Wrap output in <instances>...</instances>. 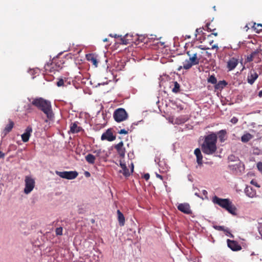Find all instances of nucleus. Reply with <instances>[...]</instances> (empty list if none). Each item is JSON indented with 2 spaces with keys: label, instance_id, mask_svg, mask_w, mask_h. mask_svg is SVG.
I'll list each match as a JSON object with an SVG mask.
<instances>
[{
  "label": "nucleus",
  "instance_id": "obj_40",
  "mask_svg": "<svg viewBox=\"0 0 262 262\" xmlns=\"http://www.w3.org/2000/svg\"><path fill=\"white\" fill-rule=\"evenodd\" d=\"M257 167L261 173H262V162H258L257 164Z\"/></svg>",
  "mask_w": 262,
  "mask_h": 262
},
{
  "label": "nucleus",
  "instance_id": "obj_1",
  "mask_svg": "<svg viewBox=\"0 0 262 262\" xmlns=\"http://www.w3.org/2000/svg\"><path fill=\"white\" fill-rule=\"evenodd\" d=\"M217 137L215 133H211L205 136L204 140L201 145V149L206 155H211L215 154L217 150Z\"/></svg>",
  "mask_w": 262,
  "mask_h": 262
},
{
  "label": "nucleus",
  "instance_id": "obj_47",
  "mask_svg": "<svg viewBox=\"0 0 262 262\" xmlns=\"http://www.w3.org/2000/svg\"><path fill=\"white\" fill-rule=\"evenodd\" d=\"M199 30H200V29H196L195 30V37H196V36H197V34L199 33Z\"/></svg>",
  "mask_w": 262,
  "mask_h": 262
},
{
  "label": "nucleus",
  "instance_id": "obj_19",
  "mask_svg": "<svg viewBox=\"0 0 262 262\" xmlns=\"http://www.w3.org/2000/svg\"><path fill=\"white\" fill-rule=\"evenodd\" d=\"M78 123L77 122H75L71 124L70 132L71 133H78L82 129L81 127L78 126Z\"/></svg>",
  "mask_w": 262,
  "mask_h": 262
},
{
  "label": "nucleus",
  "instance_id": "obj_46",
  "mask_svg": "<svg viewBox=\"0 0 262 262\" xmlns=\"http://www.w3.org/2000/svg\"><path fill=\"white\" fill-rule=\"evenodd\" d=\"M157 177L160 179L161 180H163V177L161 175L157 174Z\"/></svg>",
  "mask_w": 262,
  "mask_h": 262
},
{
  "label": "nucleus",
  "instance_id": "obj_11",
  "mask_svg": "<svg viewBox=\"0 0 262 262\" xmlns=\"http://www.w3.org/2000/svg\"><path fill=\"white\" fill-rule=\"evenodd\" d=\"M238 62L239 59L238 57H230L227 62V68L229 71H232L236 68L238 64Z\"/></svg>",
  "mask_w": 262,
  "mask_h": 262
},
{
  "label": "nucleus",
  "instance_id": "obj_7",
  "mask_svg": "<svg viewBox=\"0 0 262 262\" xmlns=\"http://www.w3.org/2000/svg\"><path fill=\"white\" fill-rule=\"evenodd\" d=\"M55 173L61 178L68 180H73L75 179L78 175V173L76 171H55Z\"/></svg>",
  "mask_w": 262,
  "mask_h": 262
},
{
  "label": "nucleus",
  "instance_id": "obj_20",
  "mask_svg": "<svg viewBox=\"0 0 262 262\" xmlns=\"http://www.w3.org/2000/svg\"><path fill=\"white\" fill-rule=\"evenodd\" d=\"M194 155L196 157V162L199 165H202L203 156L200 148H197L194 150Z\"/></svg>",
  "mask_w": 262,
  "mask_h": 262
},
{
  "label": "nucleus",
  "instance_id": "obj_55",
  "mask_svg": "<svg viewBox=\"0 0 262 262\" xmlns=\"http://www.w3.org/2000/svg\"><path fill=\"white\" fill-rule=\"evenodd\" d=\"M260 235H261V239H262V233H260Z\"/></svg>",
  "mask_w": 262,
  "mask_h": 262
},
{
  "label": "nucleus",
  "instance_id": "obj_2",
  "mask_svg": "<svg viewBox=\"0 0 262 262\" xmlns=\"http://www.w3.org/2000/svg\"><path fill=\"white\" fill-rule=\"evenodd\" d=\"M31 103L42 111L49 120H53L54 114L52 110L51 102L49 101L42 98H38L34 99Z\"/></svg>",
  "mask_w": 262,
  "mask_h": 262
},
{
  "label": "nucleus",
  "instance_id": "obj_24",
  "mask_svg": "<svg viewBox=\"0 0 262 262\" xmlns=\"http://www.w3.org/2000/svg\"><path fill=\"white\" fill-rule=\"evenodd\" d=\"M131 35L127 34L121 38V43L123 45L129 44L132 42Z\"/></svg>",
  "mask_w": 262,
  "mask_h": 262
},
{
  "label": "nucleus",
  "instance_id": "obj_48",
  "mask_svg": "<svg viewBox=\"0 0 262 262\" xmlns=\"http://www.w3.org/2000/svg\"><path fill=\"white\" fill-rule=\"evenodd\" d=\"M203 193L204 195L206 196L207 195V191L205 190H203Z\"/></svg>",
  "mask_w": 262,
  "mask_h": 262
},
{
  "label": "nucleus",
  "instance_id": "obj_21",
  "mask_svg": "<svg viewBox=\"0 0 262 262\" xmlns=\"http://www.w3.org/2000/svg\"><path fill=\"white\" fill-rule=\"evenodd\" d=\"M217 135V138H219V140L221 142H224L226 139V130L225 129H222L218 132L216 133Z\"/></svg>",
  "mask_w": 262,
  "mask_h": 262
},
{
  "label": "nucleus",
  "instance_id": "obj_25",
  "mask_svg": "<svg viewBox=\"0 0 262 262\" xmlns=\"http://www.w3.org/2000/svg\"><path fill=\"white\" fill-rule=\"evenodd\" d=\"M87 59L89 61H91L93 64L97 67L98 66V61L96 58L94 56V55L90 54L86 55Z\"/></svg>",
  "mask_w": 262,
  "mask_h": 262
},
{
  "label": "nucleus",
  "instance_id": "obj_27",
  "mask_svg": "<svg viewBox=\"0 0 262 262\" xmlns=\"http://www.w3.org/2000/svg\"><path fill=\"white\" fill-rule=\"evenodd\" d=\"M252 135H251L250 134L247 133L242 136L241 141L244 143H246L250 141L252 138Z\"/></svg>",
  "mask_w": 262,
  "mask_h": 262
},
{
  "label": "nucleus",
  "instance_id": "obj_52",
  "mask_svg": "<svg viewBox=\"0 0 262 262\" xmlns=\"http://www.w3.org/2000/svg\"><path fill=\"white\" fill-rule=\"evenodd\" d=\"M258 96L260 97H262V90L260 91L259 93H258Z\"/></svg>",
  "mask_w": 262,
  "mask_h": 262
},
{
  "label": "nucleus",
  "instance_id": "obj_33",
  "mask_svg": "<svg viewBox=\"0 0 262 262\" xmlns=\"http://www.w3.org/2000/svg\"><path fill=\"white\" fill-rule=\"evenodd\" d=\"M256 25L257 27L260 26L262 27V24H256L255 23H254L253 26H252V28L255 30V32L257 33H259L261 31H262V30H258V29H257L255 27Z\"/></svg>",
  "mask_w": 262,
  "mask_h": 262
},
{
  "label": "nucleus",
  "instance_id": "obj_3",
  "mask_svg": "<svg viewBox=\"0 0 262 262\" xmlns=\"http://www.w3.org/2000/svg\"><path fill=\"white\" fill-rule=\"evenodd\" d=\"M212 202L225 209L232 215L236 214V208L229 199H221L215 195L212 198Z\"/></svg>",
  "mask_w": 262,
  "mask_h": 262
},
{
  "label": "nucleus",
  "instance_id": "obj_23",
  "mask_svg": "<svg viewBox=\"0 0 262 262\" xmlns=\"http://www.w3.org/2000/svg\"><path fill=\"white\" fill-rule=\"evenodd\" d=\"M14 125V122L11 120L9 119L8 124L6 125L4 130V134L6 135L9 133L13 128Z\"/></svg>",
  "mask_w": 262,
  "mask_h": 262
},
{
  "label": "nucleus",
  "instance_id": "obj_54",
  "mask_svg": "<svg viewBox=\"0 0 262 262\" xmlns=\"http://www.w3.org/2000/svg\"><path fill=\"white\" fill-rule=\"evenodd\" d=\"M186 37L188 38H190V36L189 35H187Z\"/></svg>",
  "mask_w": 262,
  "mask_h": 262
},
{
  "label": "nucleus",
  "instance_id": "obj_29",
  "mask_svg": "<svg viewBox=\"0 0 262 262\" xmlns=\"http://www.w3.org/2000/svg\"><path fill=\"white\" fill-rule=\"evenodd\" d=\"M227 83L225 80L220 81L218 83L215 85V89H221L224 88Z\"/></svg>",
  "mask_w": 262,
  "mask_h": 262
},
{
  "label": "nucleus",
  "instance_id": "obj_30",
  "mask_svg": "<svg viewBox=\"0 0 262 262\" xmlns=\"http://www.w3.org/2000/svg\"><path fill=\"white\" fill-rule=\"evenodd\" d=\"M174 87L172 89V92L174 93H177L180 91V85L177 81L173 82Z\"/></svg>",
  "mask_w": 262,
  "mask_h": 262
},
{
  "label": "nucleus",
  "instance_id": "obj_37",
  "mask_svg": "<svg viewBox=\"0 0 262 262\" xmlns=\"http://www.w3.org/2000/svg\"><path fill=\"white\" fill-rule=\"evenodd\" d=\"M205 40L207 41L210 46L214 41L213 40L211 39V35H208L207 37L205 38Z\"/></svg>",
  "mask_w": 262,
  "mask_h": 262
},
{
  "label": "nucleus",
  "instance_id": "obj_26",
  "mask_svg": "<svg viewBox=\"0 0 262 262\" xmlns=\"http://www.w3.org/2000/svg\"><path fill=\"white\" fill-rule=\"evenodd\" d=\"M96 158L92 154H89L85 156L86 161L90 164H93L95 163Z\"/></svg>",
  "mask_w": 262,
  "mask_h": 262
},
{
  "label": "nucleus",
  "instance_id": "obj_41",
  "mask_svg": "<svg viewBox=\"0 0 262 262\" xmlns=\"http://www.w3.org/2000/svg\"><path fill=\"white\" fill-rule=\"evenodd\" d=\"M231 122L233 124H236L238 122V119L235 117H233L230 120Z\"/></svg>",
  "mask_w": 262,
  "mask_h": 262
},
{
  "label": "nucleus",
  "instance_id": "obj_18",
  "mask_svg": "<svg viewBox=\"0 0 262 262\" xmlns=\"http://www.w3.org/2000/svg\"><path fill=\"white\" fill-rule=\"evenodd\" d=\"M120 167L122 170V173L125 177H128L130 174V172L129 171V169L127 168L126 164L125 163H120ZM134 170V165L132 163V169L131 172L133 171Z\"/></svg>",
  "mask_w": 262,
  "mask_h": 262
},
{
  "label": "nucleus",
  "instance_id": "obj_32",
  "mask_svg": "<svg viewBox=\"0 0 262 262\" xmlns=\"http://www.w3.org/2000/svg\"><path fill=\"white\" fill-rule=\"evenodd\" d=\"M208 82L213 84H216L217 79L214 75H211L208 79Z\"/></svg>",
  "mask_w": 262,
  "mask_h": 262
},
{
  "label": "nucleus",
  "instance_id": "obj_10",
  "mask_svg": "<svg viewBox=\"0 0 262 262\" xmlns=\"http://www.w3.org/2000/svg\"><path fill=\"white\" fill-rule=\"evenodd\" d=\"M101 139L102 141L107 140L108 141H113L116 139V136L113 135L112 129L109 128L102 134Z\"/></svg>",
  "mask_w": 262,
  "mask_h": 262
},
{
  "label": "nucleus",
  "instance_id": "obj_13",
  "mask_svg": "<svg viewBox=\"0 0 262 262\" xmlns=\"http://www.w3.org/2000/svg\"><path fill=\"white\" fill-rule=\"evenodd\" d=\"M258 77V74L253 69H251L248 73L247 77V81L250 84H252L255 82V80L257 79Z\"/></svg>",
  "mask_w": 262,
  "mask_h": 262
},
{
  "label": "nucleus",
  "instance_id": "obj_28",
  "mask_svg": "<svg viewBox=\"0 0 262 262\" xmlns=\"http://www.w3.org/2000/svg\"><path fill=\"white\" fill-rule=\"evenodd\" d=\"M259 53V51L257 50L254 51L251 54L247 56V58L246 59L247 61L248 62H251L253 60L255 56L257 55H258Z\"/></svg>",
  "mask_w": 262,
  "mask_h": 262
},
{
  "label": "nucleus",
  "instance_id": "obj_34",
  "mask_svg": "<svg viewBox=\"0 0 262 262\" xmlns=\"http://www.w3.org/2000/svg\"><path fill=\"white\" fill-rule=\"evenodd\" d=\"M206 27L207 28V30L210 32H214L216 30V29L211 25V23H207L206 24Z\"/></svg>",
  "mask_w": 262,
  "mask_h": 262
},
{
  "label": "nucleus",
  "instance_id": "obj_38",
  "mask_svg": "<svg viewBox=\"0 0 262 262\" xmlns=\"http://www.w3.org/2000/svg\"><path fill=\"white\" fill-rule=\"evenodd\" d=\"M64 85V80L63 79H60L57 82V85L58 87L63 86Z\"/></svg>",
  "mask_w": 262,
  "mask_h": 262
},
{
  "label": "nucleus",
  "instance_id": "obj_51",
  "mask_svg": "<svg viewBox=\"0 0 262 262\" xmlns=\"http://www.w3.org/2000/svg\"><path fill=\"white\" fill-rule=\"evenodd\" d=\"M100 150H96L94 151V153H96L97 156H99V154L100 153Z\"/></svg>",
  "mask_w": 262,
  "mask_h": 262
},
{
  "label": "nucleus",
  "instance_id": "obj_15",
  "mask_svg": "<svg viewBox=\"0 0 262 262\" xmlns=\"http://www.w3.org/2000/svg\"><path fill=\"white\" fill-rule=\"evenodd\" d=\"M32 133V128L31 126H28L25 129V132L21 135V139L24 142H27L29 141Z\"/></svg>",
  "mask_w": 262,
  "mask_h": 262
},
{
  "label": "nucleus",
  "instance_id": "obj_17",
  "mask_svg": "<svg viewBox=\"0 0 262 262\" xmlns=\"http://www.w3.org/2000/svg\"><path fill=\"white\" fill-rule=\"evenodd\" d=\"M245 193L249 198H253L256 196V191L251 186H247L245 189Z\"/></svg>",
  "mask_w": 262,
  "mask_h": 262
},
{
  "label": "nucleus",
  "instance_id": "obj_42",
  "mask_svg": "<svg viewBox=\"0 0 262 262\" xmlns=\"http://www.w3.org/2000/svg\"><path fill=\"white\" fill-rule=\"evenodd\" d=\"M5 154L0 151V159H3L5 157Z\"/></svg>",
  "mask_w": 262,
  "mask_h": 262
},
{
  "label": "nucleus",
  "instance_id": "obj_35",
  "mask_svg": "<svg viewBox=\"0 0 262 262\" xmlns=\"http://www.w3.org/2000/svg\"><path fill=\"white\" fill-rule=\"evenodd\" d=\"M202 53L203 55V61L206 59V57H210L211 56V54L208 53L207 51H202Z\"/></svg>",
  "mask_w": 262,
  "mask_h": 262
},
{
  "label": "nucleus",
  "instance_id": "obj_8",
  "mask_svg": "<svg viewBox=\"0 0 262 262\" xmlns=\"http://www.w3.org/2000/svg\"><path fill=\"white\" fill-rule=\"evenodd\" d=\"M187 54L189 56V59H186L183 62V68L185 70H188L193 66L197 65L200 63V62L197 61L194 56L191 55L189 54Z\"/></svg>",
  "mask_w": 262,
  "mask_h": 262
},
{
  "label": "nucleus",
  "instance_id": "obj_6",
  "mask_svg": "<svg viewBox=\"0 0 262 262\" xmlns=\"http://www.w3.org/2000/svg\"><path fill=\"white\" fill-rule=\"evenodd\" d=\"M113 117L117 122H120L125 120L128 118V114L123 108L116 109L113 114Z\"/></svg>",
  "mask_w": 262,
  "mask_h": 262
},
{
  "label": "nucleus",
  "instance_id": "obj_14",
  "mask_svg": "<svg viewBox=\"0 0 262 262\" xmlns=\"http://www.w3.org/2000/svg\"><path fill=\"white\" fill-rule=\"evenodd\" d=\"M227 245L229 248H230L232 251H236L242 249V247L238 244V243L235 241L228 239L227 241Z\"/></svg>",
  "mask_w": 262,
  "mask_h": 262
},
{
  "label": "nucleus",
  "instance_id": "obj_4",
  "mask_svg": "<svg viewBox=\"0 0 262 262\" xmlns=\"http://www.w3.org/2000/svg\"><path fill=\"white\" fill-rule=\"evenodd\" d=\"M203 46H200L199 47H194L192 48L191 49L187 51V54H189L191 55L194 56V57L196 59L197 61L200 62H203V55L202 53V51L200 50H208L210 49V48L204 46V47H202ZM219 49L218 46L217 45H214L212 46L211 49H216L217 51Z\"/></svg>",
  "mask_w": 262,
  "mask_h": 262
},
{
  "label": "nucleus",
  "instance_id": "obj_44",
  "mask_svg": "<svg viewBox=\"0 0 262 262\" xmlns=\"http://www.w3.org/2000/svg\"><path fill=\"white\" fill-rule=\"evenodd\" d=\"M144 178L146 180H148L149 178V175L148 173H146L144 175Z\"/></svg>",
  "mask_w": 262,
  "mask_h": 262
},
{
  "label": "nucleus",
  "instance_id": "obj_31",
  "mask_svg": "<svg viewBox=\"0 0 262 262\" xmlns=\"http://www.w3.org/2000/svg\"><path fill=\"white\" fill-rule=\"evenodd\" d=\"M214 228L219 231H224L225 232H227L230 235L231 237H233V236L232 234H231L228 231H227V229H225L224 226H216L214 227Z\"/></svg>",
  "mask_w": 262,
  "mask_h": 262
},
{
  "label": "nucleus",
  "instance_id": "obj_50",
  "mask_svg": "<svg viewBox=\"0 0 262 262\" xmlns=\"http://www.w3.org/2000/svg\"><path fill=\"white\" fill-rule=\"evenodd\" d=\"M210 35H214L215 36H217V33L216 32H215L214 31V32H212V33H211Z\"/></svg>",
  "mask_w": 262,
  "mask_h": 262
},
{
  "label": "nucleus",
  "instance_id": "obj_12",
  "mask_svg": "<svg viewBox=\"0 0 262 262\" xmlns=\"http://www.w3.org/2000/svg\"><path fill=\"white\" fill-rule=\"evenodd\" d=\"M177 208L179 211L185 214H190L192 213L190 205L188 203H185L179 204L177 206Z\"/></svg>",
  "mask_w": 262,
  "mask_h": 262
},
{
  "label": "nucleus",
  "instance_id": "obj_39",
  "mask_svg": "<svg viewBox=\"0 0 262 262\" xmlns=\"http://www.w3.org/2000/svg\"><path fill=\"white\" fill-rule=\"evenodd\" d=\"M129 129L127 128V129H122L120 131H119V134H127L129 131Z\"/></svg>",
  "mask_w": 262,
  "mask_h": 262
},
{
  "label": "nucleus",
  "instance_id": "obj_9",
  "mask_svg": "<svg viewBox=\"0 0 262 262\" xmlns=\"http://www.w3.org/2000/svg\"><path fill=\"white\" fill-rule=\"evenodd\" d=\"M25 188L24 189V192L26 194H28L31 192L35 186V181L31 177L26 176L25 177Z\"/></svg>",
  "mask_w": 262,
  "mask_h": 262
},
{
  "label": "nucleus",
  "instance_id": "obj_49",
  "mask_svg": "<svg viewBox=\"0 0 262 262\" xmlns=\"http://www.w3.org/2000/svg\"><path fill=\"white\" fill-rule=\"evenodd\" d=\"M251 184H254V185H255L256 186H257V187H259V185H257V184L256 183H254L253 180H252V181H251Z\"/></svg>",
  "mask_w": 262,
  "mask_h": 262
},
{
  "label": "nucleus",
  "instance_id": "obj_36",
  "mask_svg": "<svg viewBox=\"0 0 262 262\" xmlns=\"http://www.w3.org/2000/svg\"><path fill=\"white\" fill-rule=\"evenodd\" d=\"M56 234L57 235H61L62 234V228L58 227L56 229Z\"/></svg>",
  "mask_w": 262,
  "mask_h": 262
},
{
  "label": "nucleus",
  "instance_id": "obj_22",
  "mask_svg": "<svg viewBox=\"0 0 262 262\" xmlns=\"http://www.w3.org/2000/svg\"><path fill=\"white\" fill-rule=\"evenodd\" d=\"M117 213L118 215V220L120 226H124L125 224V217L124 215L119 210H117Z\"/></svg>",
  "mask_w": 262,
  "mask_h": 262
},
{
  "label": "nucleus",
  "instance_id": "obj_45",
  "mask_svg": "<svg viewBox=\"0 0 262 262\" xmlns=\"http://www.w3.org/2000/svg\"><path fill=\"white\" fill-rule=\"evenodd\" d=\"M84 175H85V176L86 177H90V175H91V174H90V173L89 172H88V171H85V172H84Z\"/></svg>",
  "mask_w": 262,
  "mask_h": 262
},
{
  "label": "nucleus",
  "instance_id": "obj_56",
  "mask_svg": "<svg viewBox=\"0 0 262 262\" xmlns=\"http://www.w3.org/2000/svg\"><path fill=\"white\" fill-rule=\"evenodd\" d=\"M245 69V67H244L242 69V70H243Z\"/></svg>",
  "mask_w": 262,
  "mask_h": 262
},
{
  "label": "nucleus",
  "instance_id": "obj_16",
  "mask_svg": "<svg viewBox=\"0 0 262 262\" xmlns=\"http://www.w3.org/2000/svg\"><path fill=\"white\" fill-rule=\"evenodd\" d=\"M115 148L117 150L118 154L121 157H124L125 153V149L123 147V142L121 141L115 146Z\"/></svg>",
  "mask_w": 262,
  "mask_h": 262
},
{
  "label": "nucleus",
  "instance_id": "obj_5",
  "mask_svg": "<svg viewBox=\"0 0 262 262\" xmlns=\"http://www.w3.org/2000/svg\"><path fill=\"white\" fill-rule=\"evenodd\" d=\"M64 62L62 60L55 59L50 64H47L45 66L46 70L50 72L59 71L63 67Z\"/></svg>",
  "mask_w": 262,
  "mask_h": 262
},
{
  "label": "nucleus",
  "instance_id": "obj_53",
  "mask_svg": "<svg viewBox=\"0 0 262 262\" xmlns=\"http://www.w3.org/2000/svg\"><path fill=\"white\" fill-rule=\"evenodd\" d=\"M103 42H107V41H108V39L105 38L103 39Z\"/></svg>",
  "mask_w": 262,
  "mask_h": 262
},
{
  "label": "nucleus",
  "instance_id": "obj_43",
  "mask_svg": "<svg viewBox=\"0 0 262 262\" xmlns=\"http://www.w3.org/2000/svg\"><path fill=\"white\" fill-rule=\"evenodd\" d=\"M177 108L179 110V111H182V110H183L184 109L182 105H177Z\"/></svg>",
  "mask_w": 262,
  "mask_h": 262
}]
</instances>
